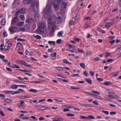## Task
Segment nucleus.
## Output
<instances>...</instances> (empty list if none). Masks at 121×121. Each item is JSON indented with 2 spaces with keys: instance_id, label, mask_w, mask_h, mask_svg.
Masks as SVG:
<instances>
[{
  "instance_id": "a211bd4d",
  "label": "nucleus",
  "mask_w": 121,
  "mask_h": 121,
  "mask_svg": "<svg viewBox=\"0 0 121 121\" xmlns=\"http://www.w3.org/2000/svg\"><path fill=\"white\" fill-rule=\"evenodd\" d=\"M39 15V11H35L34 12V16L35 17H36L38 16Z\"/></svg>"
},
{
  "instance_id": "4c0bfd02",
  "label": "nucleus",
  "mask_w": 121,
  "mask_h": 121,
  "mask_svg": "<svg viewBox=\"0 0 121 121\" xmlns=\"http://www.w3.org/2000/svg\"><path fill=\"white\" fill-rule=\"evenodd\" d=\"M20 13V12L19 10H18V11H17L15 13V17H18V15Z\"/></svg>"
},
{
  "instance_id": "dca6fc26",
  "label": "nucleus",
  "mask_w": 121,
  "mask_h": 121,
  "mask_svg": "<svg viewBox=\"0 0 121 121\" xmlns=\"http://www.w3.org/2000/svg\"><path fill=\"white\" fill-rule=\"evenodd\" d=\"M48 108L46 106H43L39 108H38V109L39 110H44Z\"/></svg>"
},
{
  "instance_id": "37998d69",
  "label": "nucleus",
  "mask_w": 121,
  "mask_h": 121,
  "mask_svg": "<svg viewBox=\"0 0 121 121\" xmlns=\"http://www.w3.org/2000/svg\"><path fill=\"white\" fill-rule=\"evenodd\" d=\"M29 98V97L28 95L24 96H22L21 98L22 99H25L26 98Z\"/></svg>"
},
{
  "instance_id": "e433bc0d",
  "label": "nucleus",
  "mask_w": 121,
  "mask_h": 121,
  "mask_svg": "<svg viewBox=\"0 0 121 121\" xmlns=\"http://www.w3.org/2000/svg\"><path fill=\"white\" fill-rule=\"evenodd\" d=\"M98 29L99 31L103 33H105V31H104L100 28H98Z\"/></svg>"
},
{
  "instance_id": "0e129e2a",
  "label": "nucleus",
  "mask_w": 121,
  "mask_h": 121,
  "mask_svg": "<svg viewBox=\"0 0 121 121\" xmlns=\"http://www.w3.org/2000/svg\"><path fill=\"white\" fill-rule=\"evenodd\" d=\"M83 74L86 76H87L88 74L87 72L86 71H85L84 72Z\"/></svg>"
},
{
  "instance_id": "49530a36",
  "label": "nucleus",
  "mask_w": 121,
  "mask_h": 121,
  "mask_svg": "<svg viewBox=\"0 0 121 121\" xmlns=\"http://www.w3.org/2000/svg\"><path fill=\"white\" fill-rule=\"evenodd\" d=\"M114 61V59H108L107 60V62H112V61Z\"/></svg>"
},
{
  "instance_id": "e2e57ef3",
  "label": "nucleus",
  "mask_w": 121,
  "mask_h": 121,
  "mask_svg": "<svg viewBox=\"0 0 121 121\" xmlns=\"http://www.w3.org/2000/svg\"><path fill=\"white\" fill-rule=\"evenodd\" d=\"M71 88L72 89H80V88L78 87H75L73 86H71Z\"/></svg>"
},
{
  "instance_id": "864d4df0",
  "label": "nucleus",
  "mask_w": 121,
  "mask_h": 121,
  "mask_svg": "<svg viewBox=\"0 0 121 121\" xmlns=\"http://www.w3.org/2000/svg\"><path fill=\"white\" fill-rule=\"evenodd\" d=\"M61 39H58L56 41V43L58 44H60L61 43Z\"/></svg>"
},
{
  "instance_id": "5fc2aeb1",
  "label": "nucleus",
  "mask_w": 121,
  "mask_h": 121,
  "mask_svg": "<svg viewBox=\"0 0 121 121\" xmlns=\"http://www.w3.org/2000/svg\"><path fill=\"white\" fill-rule=\"evenodd\" d=\"M62 119V118H58L57 119L55 120H53L52 121H61Z\"/></svg>"
},
{
  "instance_id": "a878e982",
  "label": "nucleus",
  "mask_w": 121,
  "mask_h": 121,
  "mask_svg": "<svg viewBox=\"0 0 121 121\" xmlns=\"http://www.w3.org/2000/svg\"><path fill=\"white\" fill-rule=\"evenodd\" d=\"M6 21L4 19H2L1 21V25L3 26L5 24Z\"/></svg>"
},
{
  "instance_id": "4d7b16f0",
  "label": "nucleus",
  "mask_w": 121,
  "mask_h": 121,
  "mask_svg": "<svg viewBox=\"0 0 121 121\" xmlns=\"http://www.w3.org/2000/svg\"><path fill=\"white\" fill-rule=\"evenodd\" d=\"M97 80L98 81H103V80L101 78H97Z\"/></svg>"
},
{
  "instance_id": "c85d7f7f",
  "label": "nucleus",
  "mask_w": 121,
  "mask_h": 121,
  "mask_svg": "<svg viewBox=\"0 0 121 121\" xmlns=\"http://www.w3.org/2000/svg\"><path fill=\"white\" fill-rule=\"evenodd\" d=\"M24 22H19L18 23V26L21 27H22L24 25Z\"/></svg>"
},
{
  "instance_id": "58836bf2",
  "label": "nucleus",
  "mask_w": 121,
  "mask_h": 121,
  "mask_svg": "<svg viewBox=\"0 0 121 121\" xmlns=\"http://www.w3.org/2000/svg\"><path fill=\"white\" fill-rule=\"evenodd\" d=\"M93 107V106L92 104H86V106H85V107Z\"/></svg>"
},
{
  "instance_id": "603ef678",
  "label": "nucleus",
  "mask_w": 121,
  "mask_h": 121,
  "mask_svg": "<svg viewBox=\"0 0 121 121\" xmlns=\"http://www.w3.org/2000/svg\"><path fill=\"white\" fill-rule=\"evenodd\" d=\"M90 73L91 76H93L94 75V72L92 71H90Z\"/></svg>"
},
{
  "instance_id": "7ed1b4c3",
  "label": "nucleus",
  "mask_w": 121,
  "mask_h": 121,
  "mask_svg": "<svg viewBox=\"0 0 121 121\" xmlns=\"http://www.w3.org/2000/svg\"><path fill=\"white\" fill-rule=\"evenodd\" d=\"M51 5L49 4H47L45 9L44 10V12L46 14H49L52 12Z\"/></svg>"
},
{
  "instance_id": "69168bd1",
  "label": "nucleus",
  "mask_w": 121,
  "mask_h": 121,
  "mask_svg": "<svg viewBox=\"0 0 121 121\" xmlns=\"http://www.w3.org/2000/svg\"><path fill=\"white\" fill-rule=\"evenodd\" d=\"M96 98L99 99H102V97H101L97 95Z\"/></svg>"
},
{
  "instance_id": "ddd939ff",
  "label": "nucleus",
  "mask_w": 121,
  "mask_h": 121,
  "mask_svg": "<svg viewBox=\"0 0 121 121\" xmlns=\"http://www.w3.org/2000/svg\"><path fill=\"white\" fill-rule=\"evenodd\" d=\"M112 23L111 22H108L105 25L106 27V28H108L112 26Z\"/></svg>"
},
{
  "instance_id": "1a4fd4ad",
  "label": "nucleus",
  "mask_w": 121,
  "mask_h": 121,
  "mask_svg": "<svg viewBox=\"0 0 121 121\" xmlns=\"http://www.w3.org/2000/svg\"><path fill=\"white\" fill-rule=\"evenodd\" d=\"M19 10L21 13L24 14L26 12V9L22 7Z\"/></svg>"
},
{
  "instance_id": "393cba45",
  "label": "nucleus",
  "mask_w": 121,
  "mask_h": 121,
  "mask_svg": "<svg viewBox=\"0 0 121 121\" xmlns=\"http://www.w3.org/2000/svg\"><path fill=\"white\" fill-rule=\"evenodd\" d=\"M29 91L30 92H32L34 93H36L37 92V90L33 89H31L29 90Z\"/></svg>"
},
{
  "instance_id": "b1692460",
  "label": "nucleus",
  "mask_w": 121,
  "mask_h": 121,
  "mask_svg": "<svg viewBox=\"0 0 121 121\" xmlns=\"http://www.w3.org/2000/svg\"><path fill=\"white\" fill-rule=\"evenodd\" d=\"M18 86L17 85H14L13 84L12 85L11 88L13 89H17Z\"/></svg>"
},
{
  "instance_id": "a18cd8bd",
  "label": "nucleus",
  "mask_w": 121,
  "mask_h": 121,
  "mask_svg": "<svg viewBox=\"0 0 121 121\" xmlns=\"http://www.w3.org/2000/svg\"><path fill=\"white\" fill-rule=\"evenodd\" d=\"M67 116L68 117H72L74 116V115L70 113H68L67 114Z\"/></svg>"
},
{
  "instance_id": "c9c22d12",
  "label": "nucleus",
  "mask_w": 121,
  "mask_h": 121,
  "mask_svg": "<svg viewBox=\"0 0 121 121\" xmlns=\"http://www.w3.org/2000/svg\"><path fill=\"white\" fill-rule=\"evenodd\" d=\"M91 92L93 93H96V94L98 95H99L100 94V93L98 91H95L93 90V91H91Z\"/></svg>"
},
{
  "instance_id": "13d9d810",
  "label": "nucleus",
  "mask_w": 121,
  "mask_h": 121,
  "mask_svg": "<svg viewBox=\"0 0 121 121\" xmlns=\"http://www.w3.org/2000/svg\"><path fill=\"white\" fill-rule=\"evenodd\" d=\"M14 66H12V67L13 68H20V67L19 66L17 65L14 64Z\"/></svg>"
},
{
  "instance_id": "2f4dec72",
  "label": "nucleus",
  "mask_w": 121,
  "mask_h": 121,
  "mask_svg": "<svg viewBox=\"0 0 121 121\" xmlns=\"http://www.w3.org/2000/svg\"><path fill=\"white\" fill-rule=\"evenodd\" d=\"M119 74V72L118 71V72L117 73V72H115L113 73L112 74V76L114 77H115L116 76L117 74Z\"/></svg>"
},
{
  "instance_id": "9d476101",
  "label": "nucleus",
  "mask_w": 121,
  "mask_h": 121,
  "mask_svg": "<svg viewBox=\"0 0 121 121\" xmlns=\"http://www.w3.org/2000/svg\"><path fill=\"white\" fill-rule=\"evenodd\" d=\"M108 96L109 97H111L112 99H118L119 98V97L115 95H109Z\"/></svg>"
},
{
  "instance_id": "052dcab7",
  "label": "nucleus",
  "mask_w": 121,
  "mask_h": 121,
  "mask_svg": "<svg viewBox=\"0 0 121 121\" xmlns=\"http://www.w3.org/2000/svg\"><path fill=\"white\" fill-rule=\"evenodd\" d=\"M116 112H110V114L111 115H115L116 114Z\"/></svg>"
},
{
  "instance_id": "473e14b6",
  "label": "nucleus",
  "mask_w": 121,
  "mask_h": 121,
  "mask_svg": "<svg viewBox=\"0 0 121 121\" xmlns=\"http://www.w3.org/2000/svg\"><path fill=\"white\" fill-rule=\"evenodd\" d=\"M5 102H6L8 103H10L11 102V100L9 99H5Z\"/></svg>"
},
{
  "instance_id": "79ce46f5",
  "label": "nucleus",
  "mask_w": 121,
  "mask_h": 121,
  "mask_svg": "<svg viewBox=\"0 0 121 121\" xmlns=\"http://www.w3.org/2000/svg\"><path fill=\"white\" fill-rule=\"evenodd\" d=\"M62 3L63 4V5H64V9H65L66 8V6L67 4V3L65 2H62Z\"/></svg>"
},
{
  "instance_id": "39448f33",
  "label": "nucleus",
  "mask_w": 121,
  "mask_h": 121,
  "mask_svg": "<svg viewBox=\"0 0 121 121\" xmlns=\"http://www.w3.org/2000/svg\"><path fill=\"white\" fill-rule=\"evenodd\" d=\"M68 47H69V50H67V51H69L73 52H76V51L75 50V48L72 45L70 44H68Z\"/></svg>"
},
{
  "instance_id": "3c124183",
  "label": "nucleus",
  "mask_w": 121,
  "mask_h": 121,
  "mask_svg": "<svg viewBox=\"0 0 121 121\" xmlns=\"http://www.w3.org/2000/svg\"><path fill=\"white\" fill-rule=\"evenodd\" d=\"M0 114L2 116H4V113L2 111H0Z\"/></svg>"
},
{
  "instance_id": "2eb2a0df",
  "label": "nucleus",
  "mask_w": 121,
  "mask_h": 121,
  "mask_svg": "<svg viewBox=\"0 0 121 121\" xmlns=\"http://www.w3.org/2000/svg\"><path fill=\"white\" fill-rule=\"evenodd\" d=\"M85 80L86 81L88 82L90 84H92V80L89 78H85Z\"/></svg>"
},
{
  "instance_id": "aec40b11",
  "label": "nucleus",
  "mask_w": 121,
  "mask_h": 121,
  "mask_svg": "<svg viewBox=\"0 0 121 121\" xmlns=\"http://www.w3.org/2000/svg\"><path fill=\"white\" fill-rule=\"evenodd\" d=\"M55 68L57 69V70H58L62 71L64 69L63 67V68L60 66L56 67Z\"/></svg>"
},
{
  "instance_id": "f704fd0d",
  "label": "nucleus",
  "mask_w": 121,
  "mask_h": 121,
  "mask_svg": "<svg viewBox=\"0 0 121 121\" xmlns=\"http://www.w3.org/2000/svg\"><path fill=\"white\" fill-rule=\"evenodd\" d=\"M111 55V53L109 52H105V57H107L108 56H110Z\"/></svg>"
},
{
  "instance_id": "f257e3e1",
  "label": "nucleus",
  "mask_w": 121,
  "mask_h": 121,
  "mask_svg": "<svg viewBox=\"0 0 121 121\" xmlns=\"http://www.w3.org/2000/svg\"><path fill=\"white\" fill-rule=\"evenodd\" d=\"M48 24V29L50 32L49 35L52 36L53 35L56 27L55 21L52 17L51 16L49 18Z\"/></svg>"
},
{
  "instance_id": "6e6552de",
  "label": "nucleus",
  "mask_w": 121,
  "mask_h": 121,
  "mask_svg": "<svg viewBox=\"0 0 121 121\" xmlns=\"http://www.w3.org/2000/svg\"><path fill=\"white\" fill-rule=\"evenodd\" d=\"M18 17H15L11 21V24H13L17 23V18Z\"/></svg>"
},
{
  "instance_id": "f03ea898",
  "label": "nucleus",
  "mask_w": 121,
  "mask_h": 121,
  "mask_svg": "<svg viewBox=\"0 0 121 121\" xmlns=\"http://www.w3.org/2000/svg\"><path fill=\"white\" fill-rule=\"evenodd\" d=\"M38 27L39 29L35 31V33L39 34L44 32L45 30L46 29V25L44 23L42 22H39V24Z\"/></svg>"
},
{
  "instance_id": "f8f14e48",
  "label": "nucleus",
  "mask_w": 121,
  "mask_h": 121,
  "mask_svg": "<svg viewBox=\"0 0 121 121\" xmlns=\"http://www.w3.org/2000/svg\"><path fill=\"white\" fill-rule=\"evenodd\" d=\"M56 4V3L54 2L53 3V7L55 10H57L59 8V5H57Z\"/></svg>"
},
{
  "instance_id": "de8ad7c7",
  "label": "nucleus",
  "mask_w": 121,
  "mask_h": 121,
  "mask_svg": "<svg viewBox=\"0 0 121 121\" xmlns=\"http://www.w3.org/2000/svg\"><path fill=\"white\" fill-rule=\"evenodd\" d=\"M89 26H90L88 24H86L84 25V28L85 29H86Z\"/></svg>"
},
{
  "instance_id": "6ab92c4d",
  "label": "nucleus",
  "mask_w": 121,
  "mask_h": 121,
  "mask_svg": "<svg viewBox=\"0 0 121 121\" xmlns=\"http://www.w3.org/2000/svg\"><path fill=\"white\" fill-rule=\"evenodd\" d=\"M18 61L19 63H21L23 64L24 65H26V64H27V63L26 62L23 60H18Z\"/></svg>"
},
{
  "instance_id": "72a5a7b5",
  "label": "nucleus",
  "mask_w": 121,
  "mask_h": 121,
  "mask_svg": "<svg viewBox=\"0 0 121 121\" xmlns=\"http://www.w3.org/2000/svg\"><path fill=\"white\" fill-rule=\"evenodd\" d=\"M62 0H55L54 2L57 4H59L61 3Z\"/></svg>"
},
{
  "instance_id": "774afa93",
  "label": "nucleus",
  "mask_w": 121,
  "mask_h": 121,
  "mask_svg": "<svg viewBox=\"0 0 121 121\" xmlns=\"http://www.w3.org/2000/svg\"><path fill=\"white\" fill-rule=\"evenodd\" d=\"M0 58L4 60V59L5 58V57L4 56L0 55Z\"/></svg>"
},
{
  "instance_id": "9b49d317",
  "label": "nucleus",
  "mask_w": 121,
  "mask_h": 121,
  "mask_svg": "<svg viewBox=\"0 0 121 121\" xmlns=\"http://www.w3.org/2000/svg\"><path fill=\"white\" fill-rule=\"evenodd\" d=\"M56 53L55 52L54 54H51V58L52 60H55L56 59Z\"/></svg>"
},
{
  "instance_id": "0eeeda50",
  "label": "nucleus",
  "mask_w": 121,
  "mask_h": 121,
  "mask_svg": "<svg viewBox=\"0 0 121 121\" xmlns=\"http://www.w3.org/2000/svg\"><path fill=\"white\" fill-rule=\"evenodd\" d=\"M17 27L13 26L10 28L9 30L11 33H14L17 30Z\"/></svg>"
},
{
  "instance_id": "a19ab883",
  "label": "nucleus",
  "mask_w": 121,
  "mask_h": 121,
  "mask_svg": "<svg viewBox=\"0 0 121 121\" xmlns=\"http://www.w3.org/2000/svg\"><path fill=\"white\" fill-rule=\"evenodd\" d=\"M12 91H5V93L7 94H11L12 93Z\"/></svg>"
},
{
  "instance_id": "4be33fe9",
  "label": "nucleus",
  "mask_w": 121,
  "mask_h": 121,
  "mask_svg": "<svg viewBox=\"0 0 121 121\" xmlns=\"http://www.w3.org/2000/svg\"><path fill=\"white\" fill-rule=\"evenodd\" d=\"M24 103V101H21L20 103L19 104L20 106H18V107H23V106H24V105H22Z\"/></svg>"
},
{
  "instance_id": "ea45409f",
  "label": "nucleus",
  "mask_w": 121,
  "mask_h": 121,
  "mask_svg": "<svg viewBox=\"0 0 121 121\" xmlns=\"http://www.w3.org/2000/svg\"><path fill=\"white\" fill-rule=\"evenodd\" d=\"M6 32L5 30H4V32L3 33V35L4 37L7 36L8 35L7 34H6Z\"/></svg>"
},
{
  "instance_id": "c03bdc74",
  "label": "nucleus",
  "mask_w": 121,
  "mask_h": 121,
  "mask_svg": "<svg viewBox=\"0 0 121 121\" xmlns=\"http://www.w3.org/2000/svg\"><path fill=\"white\" fill-rule=\"evenodd\" d=\"M102 112L104 113L105 114L108 115L109 114V112L108 111H106L104 110H103L102 111Z\"/></svg>"
},
{
  "instance_id": "338daca9",
  "label": "nucleus",
  "mask_w": 121,
  "mask_h": 121,
  "mask_svg": "<svg viewBox=\"0 0 121 121\" xmlns=\"http://www.w3.org/2000/svg\"><path fill=\"white\" fill-rule=\"evenodd\" d=\"M100 60V58H99V57H97L96 58H95L94 59V60L95 61H97L98 60Z\"/></svg>"
},
{
  "instance_id": "680f3d73",
  "label": "nucleus",
  "mask_w": 121,
  "mask_h": 121,
  "mask_svg": "<svg viewBox=\"0 0 121 121\" xmlns=\"http://www.w3.org/2000/svg\"><path fill=\"white\" fill-rule=\"evenodd\" d=\"M30 60H32L34 61H37L38 60H37L36 59H35L32 57H31L30 58Z\"/></svg>"
},
{
  "instance_id": "412c9836",
  "label": "nucleus",
  "mask_w": 121,
  "mask_h": 121,
  "mask_svg": "<svg viewBox=\"0 0 121 121\" xmlns=\"http://www.w3.org/2000/svg\"><path fill=\"white\" fill-rule=\"evenodd\" d=\"M92 53L91 51L90 50L88 52H86V56H90Z\"/></svg>"
},
{
  "instance_id": "4468645a",
  "label": "nucleus",
  "mask_w": 121,
  "mask_h": 121,
  "mask_svg": "<svg viewBox=\"0 0 121 121\" xmlns=\"http://www.w3.org/2000/svg\"><path fill=\"white\" fill-rule=\"evenodd\" d=\"M56 20L58 21V24L61 23L62 22L61 18L60 17H57V18H56Z\"/></svg>"
},
{
  "instance_id": "7c9ffc66",
  "label": "nucleus",
  "mask_w": 121,
  "mask_h": 121,
  "mask_svg": "<svg viewBox=\"0 0 121 121\" xmlns=\"http://www.w3.org/2000/svg\"><path fill=\"white\" fill-rule=\"evenodd\" d=\"M112 83L110 82L106 81L104 83V84L106 85L109 86Z\"/></svg>"
},
{
  "instance_id": "09e8293b",
  "label": "nucleus",
  "mask_w": 121,
  "mask_h": 121,
  "mask_svg": "<svg viewBox=\"0 0 121 121\" xmlns=\"http://www.w3.org/2000/svg\"><path fill=\"white\" fill-rule=\"evenodd\" d=\"M87 118H89L92 119H94V117L92 116H88L87 117Z\"/></svg>"
},
{
  "instance_id": "bb28decb",
  "label": "nucleus",
  "mask_w": 121,
  "mask_h": 121,
  "mask_svg": "<svg viewBox=\"0 0 121 121\" xmlns=\"http://www.w3.org/2000/svg\"><path fill=\"white\" fill-rule=\"evenodd\" d=\"M80 65L83 69H84L85 68V65L84 63H80Z\"/></svg>"
},
{
  "instance_id": "8fccbe9b",
  "label": "nucleus",
  "mask_w": 121,
  "mask_h": 121,
  "mask_svg": "<svg viewBox=\"0 0 121 121\" xmlns=\"http://www.w3.org/2000/svg\"><path fill=\"white\" fill-rule=\"evenodd\" d=\"M74 22L73 21H71L69 22V25H72L74 24Z\"/></svg>"
},
{
  "instance_id": "c756f323",
  "label": "nucleus",
  "mask_w": 121,
  "mask_h": 121,
  "mask_svg": "<svg viewBox=\"0 0 121 121\" xmlns=\"http://www.w3.org/2000/svg\"><path fill=\"white\" fill-rule=\"evenodd\" d=\"M63 33V31H60L57 34L58 36L59 37H61L62 36V33Z\"/></svg>"
},
{
  "instance_id": "f3484780",
  "label": "nucleus",
  "mask_w": 121,
  "mask_h": 121,
  "mask_svg": "<svg viewBox=\"0 0 121 121\" xmlns=\"http://www.w3.org/2000/svg\"><path fill=\"white\" fill-rule=\"evenodd\" d=\"M63 62L65 63L71 65V63L70 62H68L66 59H64L62 60Z\"/></svg>"
},
{
  "instance_id": "cd10ccee",
  "label": "nucleus",
  "mask_w": 121,
  "mask_h": 121,
  "mask_svg": "<svg viewBox=\"0 0 121 121\" xmlns=\"http://www.w3.org/2000/svg\"><path fill=\"white\" fill-rule=\"evenodd\" d=\"M20 18L23 21L24 20H25V17L24 15L21 14L19 16Z\"/></svg>"
},
{
  "instance_id": "20e7f679",
  "label": "nucleus",
  "mask_w": 121,
  "mask_h": 121,
  "mask_svg": "<svg viewBox=\"0 0 121 121\" xmlns=\"http://www.w3.org/2000/svg\"><path fill=\"white\" fill-rule=\"evenodd\" d=\"M38 6V3L37 1H34L33 2L30 7L31 10H35V9H37ZM35 11V10H34Z\"/></svg>"
},
{
  "instance_id": "5701e85b",
  "label": "nucleus",
  "mask_w": 121,
  "mask_h": 121,
  "mask_svg": "<svg viewBox=\"0 0 121 121\" xmlns=\"http://www.w3.org/2000/svg\"><path fill=\"white\" fill-rule=\"evenodd\" d=\"M48 43L49 44L52 45H54L56 43L54 41H49Z\"/></svg>"
},
{
  "instance_id": "bf43d9fd",
  "label": "nucleus",
  "mask_w": 121,
  "mask_h": 121,
  "mask_svg": "<svg viewBox=\"0 0 121 121\" xmlns=\"http://www.w3.org/2000/svg\"><path fill=\"white\" fill-rule=\"evenodd\" d=\"M22 45L21 43H17V47H20Z\"/></svg>"
},
{
  "instance_id": "423d86ee",
  "label": "nucleus",
  "mask_w": 121,
  "mask_h": 121,
  "mask_svg": "<svg viewBox=\"0 0 121 121\" xmlns=\"http://www.w3.org/2000/svg\"><path fill=\"white\" fill-rule=\"evenodd\" d=\"M35 20L32 18H29L26 19L25 21L26 22L29 24H32L35 22Z\"/></svg>"
},
{
  "instance_id": "6e6d98bb",
  "label": "nucleus",
  "mask_w": 121,
  "mask_h": 121,
  "mask_svg": "<svg viewBox=\"0 0 121 121\" xmlns=\"http://www.w3.org/2000/svg\"><path fill=\"white\" fill-rule=\"evenodd\" d=\"M74 39L75 41H77L78 42H79L80 41V39L79 38H74Z\"/></svg>"
}]
</instances>
